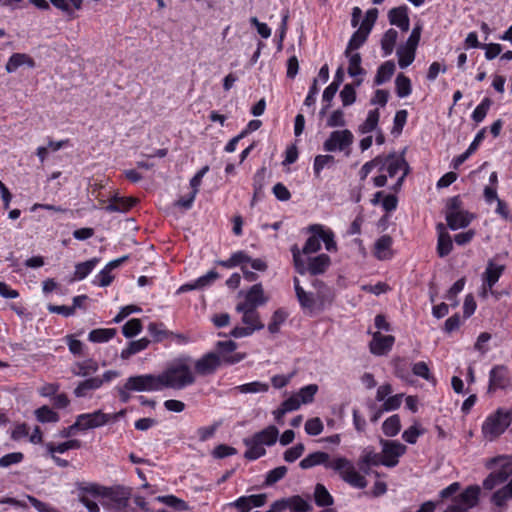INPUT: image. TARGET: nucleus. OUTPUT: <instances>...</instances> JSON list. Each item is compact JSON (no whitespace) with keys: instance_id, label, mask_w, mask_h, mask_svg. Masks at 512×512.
<instances>
[{"instance_id":"1","label":"nucleus","mask_w":512,"mask_h":512,"mask_svg":"<svg viewBox=\"0 0 512 512\" xmlns=\"http://www.w3.org/2000/svg\"><path fill=\"white\" fill-rule=\"evenodd\" d=\"M318 465H323L337 473L340 478L350 486L363 489L367 486V480L355 467L354 463L344 456L330 458L326 452L317 451L310 453L299 463L302 469H309Z\"/></svg>"},{"instance_id":"2","label":"nucleus","mask_w":512,"mask_h":512,"mask_svg":"<svg viewBox=\"0 0 512 512\" xmlns=\"http://www.w3.org/2000/svg\"><path fill=\"white\" fill-rule=\"evenodd\" d=\"M162 390L171 388L182 390L196 382L192 369V358L181 356L174 359L165 370L159 374Z\"/></svg>"},{"instance_id":"3","label":"nucleus","mask_w":512,"mask_h":512,"mask_svg":"<svg viewBox=\"0 0 512 512\" xmlns=\"http://www.w3.org/2000/svg\"><path fill=\"white\" fill-rule=\"evenodd\" d=\"M460 483L453 482L442 489L439 496L442 500H449V504L443 512H469L479 502L480 487L468 486L460 492Z\"/></svg>"},{"instance_id":"4","label":"nucleus","mask_w":512,"mask_h":512,"mask_svg":"<svg viewBox=\"0 0 512 512\" xmlns=\"http://www.w3.org/2000/svg\"><path fill=\"white\" fill-rule=\"evenodd\" d=\"M80 501L89 512H99V505L120 508L126 505L127 499L113 489L88 484L81 489Z\"/></svg>"},{"instance_id":"5","label":"nucleus","mask_w":512,"mask_h":512,"mask_svg":"<svg viewBox=\"0 0 512 512\" xmlns=\"http://www.w3.org/2000/svg\"><path fill=\"white\" fill-rule=\"evenodd\" d=\"M378 175L373 178L375 187H383L387 184L388 178L395 179L393 190L398 191L408 173V166L402 156L391 154L379 156Z\"/></svg>"},{"instance_id":"6","label":"nucleus","mask_w":512,"mask_h":512,"mask_svg":"<svg viewBox=\"0 0 512 512\" xmlns=\"http://www.w3.org/2000/svg\"><path fill=\"white\" fill-rule=\"evenodd\" d=\"M278 436V429L275 426L270 425L252 436L246 437L243 440V443L246 446L244 457L250 461L261 458L266 454V447L274 445Z\"/></svg>"},{"instance_id":"7","label":"nucleus","mask_w":512,"mask_h":512,"mask_svg":"<svg viewBox=\"0 0 512 512\" xmlns=\"http://www.w3.org/2000/svg\"><path fill=\"white\" fill-rule=\"evenodd\" d=\"M512 422V409L499 408L486 417L482 424L483 437L493 441L505 432Z\"/></svg>"},{"instance_id":"8","label":"nucleus","mask_w":512,"mask_h":512,"mask_svg":"<svg viewBox=\"0 0 512 512\" xmlns=\"http://www.w3.org/2000/svg\"><path fill=\"white\" fill-rule=\"evenodd\" d=\"M488 469L497 468L483 481V487L486 490H492L496 486L504 483L512 475V458L508 456H498L490 459L486 463Z\"/></svg>"},{"instance_id":"9","label":"nucleus","mask_w":512,"mask_h":512,"mask_svg":"<svg viewBox=\"0 0 512 512\" xmlns=\"http://www.w3.org/2000/svg\"><path fill=\"white\" fill-rule=\"evenodd\" d=\"M312 235L307 239L303 252L305 254L315 253L321 248V242L325 244L327 251L336 250L333 232L322 225L316 224L310 227Z\"/></svg>"},{"instance_id":"10","label":"nucleus","mask_w":512,"mask_h":512,"mask_svg":"<svg viewBox=\"0 0 512 512\" xmlns=\"http://www.w3.org/2000/svg\"><path fill=\"white\" fill-rule=\"evenodd\" d=\"M420 35V28H414L406 42L401 44L397 48L396 55L398 58V65L400 68H407L415 60L416 50L420 41Z\"/></svg>"},{"instance_id":"11","label":"nucleus","mask_w":512,"mask_h":512,"mask_svg":"<svg viewBox=\"0 0 512 512\" xmlns=\"http://www.w3.org/2000/svg\"><path fill=\"white\" fill-rule=\"evenodd\" d=\"M473 214L460 208V201L458 197L450 199L446 211V221L452 230L465 228L473 220Z\"/></svg>"},{"instance_id":"12","label":"nucleus","mask_w":512,"mask_h":512,"mask_svg":"<svg viewBox=\"0 0 512 512\" xmlns=\"http://www.w3.org/2000/svg\"><path fill=\"white\" fill-rule=\"evenodd\" d=\"M159 374H142L127 379V388L134 392L162 391Z\"/></svg>"},{"instance_id":"13","label":"nucleus","mask_w":512,"mask_h":512,"mask_svg":"<svg viewBox=\"0 0 512 512\" xmlns=\"http://www.w3.org/2000/svg\"><path fill=\"white\" fill-rule=\"evenodd\" d=\"M380 445L382 465L389 468L395 467L399 463L400 457L407 451V447L399 441L381 439Z\"/></svg>"},{"instance_id":"14","label":"nucleus","mask_w":512,"mask_h":512,"mask_svg":"<svg viewBox=\"0 0 512 512\" xmlns=\"http://www.w3.org/2000/svg\"><path fill=\"white\" fill-rule=\"evenodd\" d=\"M353 139V134L349 130H336L325 140L323 148L326 152L345 151L349 149Z\"/></svg>"},{"instance_id":"15","label":"nucleus","mask_w":512,"mask_h":512,"mask_svg":"<svg viewBox=\"0 0 512 512\" xmlns=\"http://www.w3.org/2000/svg\"><path fill=\"white\" fill-rule=\"evenodd\" d=\"M244 296V300L236 305V309H244V307L257 309L267 303L268 296L265 295L261 284H254L246 292H240Z\"/></svg>"},{"instance_id":"16","label":"nucleus","mask_w":512,"mask_h":512,"mask_svg":"<svg viewBox=\"0 0 512 512\" xmlns=\"http://www.w3.org/2000/svg\"><path fill=\"white\" fill-rule=\"evenodd\" d=\"M512 384L509 369L504 365L494 366L489 372V391L505 389Z\"/></svg>"},{"instance_id":"17","label":"nucleus","mask_w":512,"mask_h":512,"mask_svg":"<svg viewBox=\"0 0 512 512\" xmlns=\"http://www.w3.org/2000/svg\"><path fill=\"white\" fill-rule=\"evenodd\" d=\"M220 365V358L216 353H207L196 361L192 360L193 372L199 376H208L213 374Z\"/></svg>"},{"instance_id":"18","label":"nucleus","mask_w":512,"mask_h":512,"mask_svg":"<svg viewBox=\"0 0 512 512\" xmlns=\"http://www.w3.org/2000/svg\"><path fill=\"white\" fill-rule=\"evenodd\" d=\"M77 425L80 430H89L103 427L107 424V416L102 410H96L91 413L79 414L76 417Z\"/></svg>"},{"instance_id":"19","label":"nucleus","mask_w":512,"mask_h":512,"mask_svg":"<svg viewBox=\"0 0 512 512\" xmlns=\"http://www.w3.org/2000/svg\"><path fill=\"white\" fill-rule=\"evenodd\" d=\"M319 388L316 384H308L300 388L297 392L293 393L287 401H291L295 406V410H298L302 405L311 404L314 401L315 395Z\"/></svg>"},{"instance_id":"20","label":"nucleus","mask_w":512,"mask_h":512,"mask_svg":"<svg viewBox=\"0 0 512 512\" xmlns=\"http://www.w3.org/2000/svg\"><path fill=\"white\" fill-rule=\"evenodd\" d=\"M294 288H295L297 299H298L302 309L306 313L313 315L316 311L321 309V307H320V305H318V301L314 297V295L312 293L306 292L300 286V282L297 278L294 279Z\"/></svg>"},{"instance_id":"21","label":"nucleus","mask_w":512,"mask_h":512,"mask_svg":"<svg viewBox=\"0 0 512 512\" xmlns=\"http://www.w3.org/2000/svg\"><path fill=\"white\" fill-rule=\"evenodd\" d=\"M394 342V336L375 332L372 335V340L369 345L370 352L376 356L386 355L392 349Z\"/></svg>"},{"instance_id":"22","label":"nucleus","mask_w":512,"mask_h":512,"mask_svg":"<svg viewBox=\"0 0 512 512\" xmlns=\"http://www.w3.org/2000/svg\"><path fill=\"white\" fill-rule=\"evenodd\" d=\"M220 361L227 364H235L244 359L245 355L241 353L232 354L237 348V344L232 340L219 341L216 344Z\"/></svg>"},{"instance_id":"23","label":"nucleus","mask_w":512,"mask_h":512,"mask_svg":"<svg viewBox=\"0 0 512 512\" xmlns=\"http://www.w3.org/2000/svg\"><path fill=\"white\" fill-rule=\"evenodd\" d=\"M218 277H219L218 273L214 270H211V271L207 272L205 275H202L199 278H197L189 283H185V284L181 285L178 288L177 293L180 294V293H185V292H188L191 290L204 289L206 287L211 286L214 283V281L216 279H218Z\"/></svg>"},{"instance_id":"24","label":"nucleus","mask_w":512,"mask_h":512,"mask_svg":"<svg viewBox=\"0 0 512 512\" xmlns=\"http://www.w3.org/2000/svg\"><path fill=\"white\" fill-rule=\"evenodd\" d=\"M126 259L127 257H122L110 261L101 271L97 273L93 280V283L99 287L109 286L114 279L112 271L119 267Z\"/></svg>"},{"instance_id":"25","label":"nucleus","mask_w":512,"mask_h":512,"mask_svg":"<svg viewBox=\"0 0 512 512\" xmlns=\"http://www.w3.org/2000/svg\"><path fill=\"white\" fill-rule=\"evenodd\" d=\"M388 20L391 25L397 26L403 32H407L410 28L408 8L406 6L392 8L388 13Z\"/></svg>"},{"instance_id":"26","label":"nucleus","mask_w":512,"mask_h":512,"mask_svg":"<svg viewBox=\"0 0 512 512\" xmlns=\"http://www.w3.org/2000/svg\"><path fill=\"white\" fill-rule=\"evenodd\" d=\"M136 199L132 197H122L115 194L104 207L107 212H119L124 213L129 211L136 204Z\"/></svg>"},{"instance_id":"27","label":"nucleus","mask_w":512,"mask_h":512,"mask_svg":"<svg viewBox=\"0 0 512 512\" xmlns=\"http://www.w3.org/2000/svg\"><path fill=\"white\" fill-rule=\"evenodd\" d=\"M504 268V265L489 260L485 271L481 275V281L485 282L487 286H494L503 274Z\"/></svg>"},{"instance_id":"28","label":"nucleus","mask_w":512,"mask_h":512,"mask_svg":"<svg viewBox=\"0 0 512 512\" xmlns=\"http://www.w3.org/2000/svg\"><path fill=\"white\" fill-rule=\"evenodd\" d=\"M236 311L242 314V323L244 326L252 328L253 333L263 329L264 325L261 322L259 313L256 309L244 307V309H236Z\"/></svg>"},{"instance_id":"29","label":"nucleus","mask_w":512,"mask_h":512,"mask_svg":"<svg viewBox=\"0 0 512 512\" xmlns=\"http://www.w3.org/2000/svg\"><path fill=\"white\" fill-rule=\"evenodd\" d=\"M44 447L49 456L54 454H64L68 450L79 449L81 447V441L78 439H71L62 443L47 442Z\"/></svg>"},{"instance_id":"30","label":"nucleus","mask_w":512,"mask_h":512,"mask_svg":"<svg viewBox=\"0 0 512 512\" xmlns=\"http://www.w3.org/2000/svg\"><path fill=\"white\" fill-rule=\"evenodd\" d=\"M382 461L381 453H376L372 448L367 447L363 450L358 464L361 470L367 473L371 466L382 465Z\"/></svg>"},{"instance_id":"31","label":"nucleus","mask_w":512,"mask_h":512,"mask_svg":"<svg viewBox=\"0 0 512 512\" xmlns=\"http://www.w3.org/2000/svg\"><path fill=\"white\" fill-rule=\"evenodd\" d=\"M392 238L388 235L381 236L374 247V254L379 260H387L392 257Z\"/></svg>"},{"instance_id":"32","label":"nucleus","mask_w":512,"mask_h":512,"mask_svg":"<svg viewBox=\"0 0 512 512\" xmlns=\"http://www.w3.org/2000/svg\"><path fill=\"white\" fill-rule=\"evenodd\" d=\"M102 387V380L99 377H91L80 382L74 390L76 397H86L90 391L97 390Z\"/></svg>"},{"instance_id":"33","label":"nucleus","mask_w":512,"mask_h":512,"mask_svg":"<svg viewBox=\"0 0 512 512\" xmlns=\"http://www.w3.org/2000/svg\"><path fill=\"white\" fill-rule=\"evenodd\" d=\"M23 65H27L29 67H34V61L27 54L14 53L13 55L10 56V58L6 64V71L8 73H12Z\"/></svg>"},{"instance_id":"34","label":"nucleus","mask_w":512,"mask_h":512,"mask_svg":"<svg viewBox=\"0 0 512 512\" xmlns=\"http://www.w3.org/2000/svg\"><path fill=\"white\" fill-rule=\"evenodd\" d=\"M397 39L398 32L393 28L388 29L383 34L380 41L383 57H387L393 53Z\"/></svg>"},{"instance_id":"35","label":"nucleus","mask_w":512,"mask_h":512,"mask_svg":"<svg viewBox=\"0 0 512 512\" xmlns=\"http://www.w3.org/2000/svg\"><path fill=\"white\" fill-rule=\"evenodd\" d=\"M330 265V258L326 254H320L315 257H312L308 261V271L313 274H321L325 272V270Z\"/></svg>"},{"instance_id":"36","label":"nucleus","mask_w":512,"mask_h":512,"mask_svg":"<svg viewBox=\"0 0 512 512\" xmlns=\"http://www.w3.org/2000/svg\"><path fill=\"white\" fill-rule=\"evenodd\" d=\"M98 370V364L96 361L92 359H86L80 362H76L72 368L71 372L75 376L86 377L92 373H95Z\"/></svg>"},{"instance_id":"37","label":"nucleus","mask_w":512,"mask_h":512,"mask_svg":"<svg viewBox=\"0 0 512 512\" xmlns=\"http://www.w3.org/2000/svg\"><path fill=\"white\" fill-rule=\"evenodd\" d=\"M439 235L437 250L441 257L448 255L452 250V240L450 235L445 231L443 224L438 225Z\"/></svg>"},{"instance_id":"38","label":"nucleus","mask_w":512,"mask_h":512,"mask_svg":"<svg viewBox=\"0 0 512 512\" xmlns=\"http://www.w3.org/2000/svg\"><path fill=\"white\" fill-rule=\"evenodd\" d=\"M395 68V63L390 60L381 64L375 76V84L382 85L385 82L389 81L395 72Z\"/></svg>"},{"instance_id":"39","label":"nucleus","mask_w":512,"mask_h":512,"mask_svg":"<svg viewBox=\"0 0 512 512\" xmlns=\"http://www.w3.org/2000/svg\"><path fill=\"white\" fill-rule=\"evenodd\" d=\"M98 263V258H92L88 261L76 264L74 271V279L78 281L85 279L95 269Z\"/></svg>"},{"instance_id":"40","label":"nucleus","mask_w":512,"mask_h":512,"mask_svg":"<svg viewBox=\"0 0 512 512\" xmlns=\"http://www.w3.org/2000/svg\"><path fill=\"white\" fill-rule=\"evenodd\" d=\"M116 335L114 328H98L90 331L88 340L93 343H106Z\"/></svg>"},{"instance_id":"41","label":"nucleus","mask_w":512,"mask_h":512,"mask_svg":"<svg viewBox=\"0 0 512 512\" xmlns=\"http://www.w3.org/2000/svg\"><path fill=\"white\" fill-rule=\"evenodd\" d=\"M345 55L348 58V74L351 77H358L364 74V70L361 67V56L358 52L345 51Z\"/></svg>"},{"instance_id":"42","label":"nucleus","mask_w":512,"mask_h":512,"mask_svg":"<svg viewBox=\"0 0 512 512\" xmlns=\"http://www.w3.org/2000/svg\"><path fill=\"white\" fill-rule=\"evenodd\" d=\"M150 341L147 338H141L139 340L129 342L128 346L121 351L122 359H129L131 356L145 350Z\"/></svg>"},{"instance_id":"43","label":"nucleus","mask_w":512,"mask_h":512,"mask_svg":"<svg viewBox=\"0 0 512 512\" xmlns=\"http://www.w3.org/2000/svg\"><path fill=\"white\" fill-rule=\"evenodd\" d=\"M512 499V479L503 488L497 490L491 497V502L497 507H503Z\"/></svg>"},{"instance_id":"44","label":"nucleus","mask_w":512,"mask_h":512,"mask_svg":"<svg viewBox=\"0 0 512 512\" xmlns=\"http://www.w3.org/2000/svg\"><path fill=\"white\" fill-rule=\"evenodd\" d=\"M401 430V420L399 415L394 414L388 417L382 424V431L387 437L396 436Z\"/></svg>"},{"instance_id":"45","label":"nucleus","mask_w":512,"mask_h":512,"mask_svg":"<svg viewBox=\"0 0 512 512\" xmlns=\"http://www.w3.org/2000/svg\"><path fill=\"white\" fill-rule=\"evenodd\" d=\"M425 429L419 422L415 421L409 428L402 433V439L408 444H415L418 438L424 435Z\"/></svg>"},{"instance_id":"46","label":"nucleus","mask_w":512,"mask_h":512,"mask_svg":"<svg viewBox=\"0 0 512 512\" xmlns=\"http://www.w3.org/2000/svg\"><path fill=\"white\" fill-rule=\"evenodd\" d=\"M35 417L41 423H56L60 420L58 413L46 405L35 410Z\"/></svg>"},{"instance_id":"47","label":"nucleus","mask_w":512,"mask_h":512,"mask_svg":"<svg viewBox=\"0 0 512 512\" xmlns=\"http://www.w3.org/2000/svg\"><path fill=\"white\" fill-rule=\"evenodd\" d=\"M239 393L248 394V393H265L269 390V385L260 381H253L250 383L242 384L236 386L234 388Z\"/></svg>"},{"instance_id":"48","label":"nucleus","mask_w":512,"mask_h":512,"mask_svg":"<svg viewBox=\"0 0 512 512\" xmlns=\"http://www.w3.org/2000/svg\"><path fill=\"white\" fill-rule=\"evenodd\" d=\"M395 87L397 96L400 98H405L412 92L410 79L402 73L397 75L395 79Z\"/></svg>"},{"instance_id":"49","label":"nucleus","mask_w":512,"mask_h":512,"mask_svg":"<svg viewBox=\"0 0 512 512\" xmlns=\"http://www.w3.org/2000/svg\"><path fill=\"white\" fill-rule=\"evenodd\" d=\"M334 164L332 155H317L314 159L313 171L316 177H320L322 170L329 168Z\"/></svg>"},{"instance_id":"50","label":"nucleus","mask_w":512,"mask_h":512,"mask_svg":"<svg viewBox=\"0 0 512 512\" xmlns=\"http://www.w3.org/2000/svg\"><path fill=\"white\" fill-rule=\"evenodd\" d=\"M288 509L292 512H307L311 509V505L308 501L300 496H292L286 498Z\"/></svg>"},{"instance_id":"51","label":"nucleus","mask_w":512,"mask_h":512,"mask_svg":"<svg viewBox=\"0 0 512 512\" xmlns=\"http://www.w3.org/2000/svg\"><path fill=\"white\" fill-rule=\"evenodd\" d=\"M314 497L316 504L321 507L329 506L333 502L332 496L322 484L316 485Z\"/></svg>"},{"instance_id":"52","label":"nucleus","mask_w":512,"mask_h":512,"mask_svg":"<svg viewBox=\"0 0 512 512\" xmlns=\"http://www.w3.org/2000/svg\"><path fill=\"white\" fill-rule=\"evenodd\" d=\"M379 117L380 114L377 109L370 110L368 112L365 122L359 128L360 132L362 134H366L373 131L378 125Z\"/></svg>"},{"instance_id":"53","label":"nucleus","mask_w":512,"mask_h":512,"mask_svg":"<svg viewBox=\"0 0 512 512\" xmlns=\"http://www.w3.org/2000/svg\"><path fill=\"white\" fill-rule=\"evenodd\" d=\"M266 494H257L250 496H242L235 501V504L243 505L247 504L250 509L253 507H261L266 502Z\"/></svg>"},{"instance_id":"54","label":"nucleus","mask_w":512,"mask_h":512,"mask_svg":"<svg viewBox=\"0 0 512 512\" xmlns=\"http://www.w3.org/2000/svg\"><path fill=\"white\" fill-rule=\"evenodd\" d=\"M368 35V33L358 28L351 36L345 51L356 52L364 44Z\"/></svg>"},{"instance_id":"55","label":"nucleus","mask_w":512,"mask_h":512,"mask_svg":"<svg viewBox=\"0 0 512 512\" xmlns=\"http://www.w3.org/2000/svg\"><path fill=\"white\" fill-rule=\"evenodd\" d=\"M153 501L163 503L169 507H172V508L180 510V511L187 509V504L185 503V501H183L173 495L158 496V497L154 498Z\"/></svg>"},{"instance_id":"56","label":"nucleus","mask_w":512,"mask_h":512,"mask_svg":"<svg viewBox=\"0 0 512 512\" xmlns=\"http://www.w3.org/2000/svg\"><path fill=\"white\" fill-rule=\"evenodd\" d=\"M465 284H466V279H465V277H462L459 280H457L452 285V287L448 290V292L446 293L445 299L448 300L449 302H451L452 306L455 307L458 305V301H457L456 297L460 292H462V290L465 287Z\"/></svg>"},{"instance_id":"57","label":"nucleus","mask_w":512,"mask_h":512,"mask_svg":"<svg viewBox=\"0 0 512 512\" xmlns=\"http://www.w3.org/2000/svg\"><path fill=\"white\" fill-rule=\"evenodd\" d=\"M377 18H378V10L376 8L369 9L365 14L364 19L362 20L359 29L370 34L373 26L376 23Z\"/></svg>"},{"instance_id":"58","label":"nucleus","mask_w":512,"mask_h":512,"mask_svg":"<svg viewBox=\"0 0 512 512\" xmlns=\"http://www.w3.org/2000/svg\"><path fill=\"white\" fill-rule=\"evenodd\" d=\"M142 331V323L139 319H131L125 323L122 328L123 335L126 338H131L138 335Z\"/></svg>"},{"instance_id":"59","label":"nucleus","mask_w":512,"mask_h":512,"mask_svg":"<svg viewBox=\"0 0 512 512\" xmlns=\"http://www.w3.org/2000/svg\"><path fill=\"white\" fill-rule=\"evenodd\" d=\"M490 105H491V102L488 98L483 99L481 101V103L479 105H477V107L472 112V115H471L472 119L476 123L482 122L487 115Z\"/></svg>"},{"instance_id":"60","label":"nucleus","mask_w":512,"mask_h":512,"mask_svg":"<svg viewBox=\"0 0 512 512\" xmlns=\"http://www.w3.org/2000/svg\"><path fill=\"white\" fill-rule=\"evenodd\" d=\"M323 429V423L318 417L308 419L305 423V432L308 435L317 436L322 433Z\"/></svg>"},{"instance_id":"61","label":"nucleus","mask_w":512,"mask_h":512,"mask_svg":"<svg viewBox=\"0 0 512 512\" xmlns=\"http://www.w3.org/2000/svg\"><path fill=\"white\" fill-rule=\"evenodd\" d=\"M287 315L282 310H277L272 315L271 321L268 324V330L271 333H277L280 329V326L284 323Z\"/></svg>"},{"instance_id":"62","label":"nucleus","mask_w":512,"mask_h":512,"mask_svg":"<svg viewBox=\"0 0 512 512\" xmlns=\"http://www.w3.org/2000/svg\"><path fill=\"white\" fill-rule=\"evenodd\" d=\"M404 394H395L389 396L382 404V409L386 412L397 410L403 401Z\"/></svg>"},{"instance_id":"63","label":"nucleus","mask_w":512,"mask_h":512,"mask_svg":"<svg viewBox=\"0 0 512 512\" xmlns=\"http://www.w3.org/2000/svg\"><path fill=\"white\" fill-rule=\"evenodd\" d=\"M412 372L416 376H419L427 381L434 382V378L430 373L428 365L423 361L415 363L412 366Z\"/></svg>"},{"instance_id":"64","label":"nucleus","mask_w":512,"mask_h":512,"mask_svg":"<svg viewBox=\"0 0 512 512\" xmlns=\"http://www.w3.org/2000/svg\"><path fill=\"white\" fill-rule=\"evenodd\" d=\"M24 455L21 452H12L0 458V467L7 468L22 462Z\"/></svg>"}]
</instances>
